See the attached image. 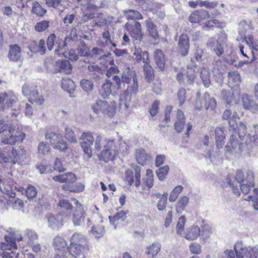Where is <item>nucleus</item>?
<instances>
[{
    "mask_svg": "<svg viewBox=\"0 0 258 258\" xmlns=\"http://www.w3.org/2000/svg\"><path fill=\"white\" fill-rule=\"evenodd\" d=\"M47 45L49 50L54 49V53L58 56H64L71 60H77L78 55L73 49L67 50L66 43L64 40L56 38L54 34H51L47 40Z\"/></svg>",
    "mask_w": 258,
    "mask_h": 258,
    "instance_id": "obj_1",
    "label": "nucleus"
},
{
    "mask_svg": "<svg viewBox=\"0 0 258 258\" xmlns=\"http://www.w3.org/2000/svg\"><path fill=\"white\" fill-rule=\"evenodd\" d=\"M132 78H133L132 89H127L125 93L121 95L120 98V105L123 104L126 109L129 108L132 95L136 94L138 90V84L135 72L130 70V68H127L122 73L121 81L123 83L128 84Z\"/></svg>",
    "mask_w": 258,
    "mask_h": 258,
    "instance_id": "obj_2",
    "label": "nucleus"
},
{
    "mask_svg": "<svg viewBox=\"0 0 258 258\" xmlns=\"http://www.w3.org/2000/svg\"><path fill=\"white\" fill-rule=\"evenodd\" d=\"M102 5L98 0H83L81 8L83 16L81 21L84 23L94 18L98 10L102 7Z\"/></svg>",
    "mask_w": 258,
    "mask_h": 258,
    "instance_id": "obj_3",
    "label": "nucleus"
},
{
    "mask_svg": "<svg viewBox=\"0 0 258 258\" xmlns=\"http://www.w3.org/2000/svg\"><path fill=\"white\" fill-rule=\"evenodd\" d=\"M4 133L1 142L5 144L15 145L16 142H22L25 138L24 133L11 124Z\"/></svg>",
    "mask_w": 258,
    "mask_h": 258,
    "instance_id": "obj_4",
    "label": "nucleus"
},
{
    "mask_svg": "<svg viewBox=\"0 0 258 258\" xmlns=\"http://www.w3.org/2000/svg\"><path fill=\"white\" fill-rule=\"evenodd\" d=\"M22 93L27 97L31 103H35L38 105L43 103L44 99L42 95L38 94L36 87L30 84H25L22 87Z\"/></svg>",
    "mask_w": 258,
    "mask_h": 258,
    "instance_id": "obj_5",
    "label": "nucleus"
},
{
    "mask_svg": "<svg viewBox=\"0 0 258 258\" xmlns=\"http://www.w3.org/2000/svg\"><path fill=\"white\" fill-rule=\"evenodd\" d=\"M237 128L239 132V136L240 138L245 136V144L250 146L253 144L256 146L258 145V125L254 126L253 127L254 131H251V134H248L246 136L245 135L246 126L245 124L240 122Z\"/></svg>",
    "mask_w": 258,
    "mask_h": 258,
    "instance_id": "obj_6",
    "label": "nucleus"
},
{
    "mask_svg": "<svg viewBox=\"0 0 258 258\" xmlns=\"http://www.w3.org/2000/svg\"><path fill=\"white\" fill-rule=\"evenodd\" d=\"M113 79L114 81L115 84H113L109 80H106L101 88L102 95L104 98L107 97L110 95H115L117 93V91L120 87V79L117 76H114Z\"/></svg>",
    "mask_w": 258,
    "mask_h": 258,
    "instance_id": "obj_7",
    "label": "nucleus"
},
{
    "mask_svg": "<svg viewBox=\"0 0 258 258\" xmlns=\"http://www.w3.org/2000/svg\"><path fill=\"white\" fill-rule=\"evenodd\" d=\"M126 28L129 32L131 37L134 39L136 44L142 42L143 33L142 32L141 24L137 21L127 22L125 24Z\"/></svg>",
    "mask_w": 258,
    "mask_h": 258,
    "instance_id": "obj_8",
    "label": "nucleus"
},
{
    "mask_svg": "<svg viewBox=\"0 0 258 258\" xmlns=\"http://www.w3.org/2000/svg\"><path fill=\"white\" fill-rule=\"evenodd\" d=\"M80 145L85 155L88 159L91 158L92 151L91 146L94 141V138L91 133H83L80 137Z\"/></svg>",
    "mask_w": 258,
    "mask_h": 258,
    "instance_id": "obj_9",
    "label": "nucleus"
},
{
    "mask_svg": "<svg viewBox=\"0 0 258 258\" xmlns=\"http://www.w3.org/2000/svg\"><path fill=\"white\" fill-rule=\"evenodd\" d=\"M115 145L114 140L108 139L104 146V149L101 152L99 156L100 159L105 162H107L113 160L117 155V151L115 150Z\"/></svg>",
    "mask_w": 258,
    "mask_h": 258,
    "instance_id": "obj_10",
    "label": "nucleus"
},
{
    "mask_svg": "<svg viewBox=\"0 0 258 258\" xmlns=\"http://www.w3.org/2000/svg\"><path fill=\"white\" fill-rule=\"evenodd\" d=\"M46 139L49 141L50 144L53 148L60 150L64 151L68 148V145L62 139L59 135L53 133H48L45 135Z\"/></svg>",
    "mask_w": 258,
    "mask_h": 258,
    "instance_id": "obj_11",
    "label": "nucleus"
},
{
    "mask_svg": "<svg viewBox=\"0 0 258 258\" xmlns=\"http://www.w3.org/2000/svg\"><path fill=\"white\" fill-rule=\"evenodd\" d=\"M253 246H246L241 241H237L234 246L237 258H251Z\"/></svg>",
    "mask_w": 258,
    "mask_h": 258,
    "instance_id": "obj_12",
    "label": "nucleus"
},
{
    "mask_svg": "<svg viewBox=\"0 0 258 258\" xmlns=\"http://www.w3.org/2000/svg\"><path fill=\"white\" fill-rule=\"evenodd\" d=\"M226 42V38H219L218 40L214 38L209 39L207 45L212 51L217 56H221L223 53V47Z\"/></svg>",
    "mask_w": 258,
    "mask_h": 258,
    "instance_id": "obj_13",
    "label": "nucleus"
},
{
    "mask_svg": "<svg viewBox=\"0 0 258 258\" xmlns=\"http://www.w3.org/2000/svg\"><path fill=\"white\" fill-rule=\"evenodd\" d=\"M11 154L13 155V163L23 164L29 160V157L26 151L23 148H12Z\"/></svg>",
    "mask_w": 258,
    "mask_h": 258,
    "instance_id": "obj_14",
    "label": "nucleus"
},
{
    "mask_svg": "<svg viewBox=\"0 0 258 258\" xmlns=\"http://www.w3.org/2000/svg\"><path fill=\"white\" fill-rule=\"evenodd\" d=\"M74 204L76 205L74 211L72 221L75 226L81 225L85 218V212L82 205L78 200L74 199Z\"/></svg>",
    "mask_w": 258,
    "mask_h": 258,
    "instance_id": "obj_15",
    "label": "nucleus"
},
{
    "mask_svg": "<svg viewBox=\"0 0 258 258\" xmlns=\"http://www.w3.org/2000/svg\"><path fill=\"white\" fill-rule=\"evenodd\" d=\"M17 101V97L12 91L0 93V104H2V108H9Z\"/></svg>",
    "mask_w": 258,
    "mask_h": 258,
    "instance_id": "obj_16",
    "label": "nucleus"
},
{
    "mask_svg": "<svg viewBox=\"0 0 258 258\" xmlns=\"http://www.w3.org/2000/svg\"><path fill=\"white\" fill-rule=\"evenodd\" d=\"M243 145H240L236 135H232L231 136L229 142L225 147V153L226 154H232L234 152H237L240 150H242Z\"/></svg>",
    "mask_w": 258,
    "mask_h": 258,
    "instance_id": "obj_17",
    "label": "nucleus"
},
{
    "mask_svg": "<svg viewBox=\"0 0 258 258\" xmlns=\"http://www.w3.org/2000/svg\"><path fill=\"white\" fill-rule=\"evenodd\" d=\"M242 105L245 110L252 112H256L258 110V104L251 96L244 94L241 97Z\"/></svg>",
    "mask_w": 258,
    "mask_h": 258,
    "instance_id": "obj_18",
    "label": "nucleus"
},
{
    "mask_svg": "<svg viewBox=\"0 0 258 258\" xmlns=\"http://www.w3.org/2000/svg\"><path fill=\"white\" fill-rule=\"evenodd\" d=\"M88 244H70V253L76 258H84L85 253L88 250Z\"/></svg>",
    "mask_w": 258,
    "mask_h": 258,
    "instance_id": "obj_19",
    "label": "nucleus"
},
{
    "mask_svg": "<svg viewBox=\"0 0 258 258\" xmlns=\"http://www.w3.org/2000/svg\"><path fill=\"white\" fill-rule=\"evenodd\" d=\"M209 12L205 10L195 11L189 16V21L191 23H198L202 20L210 18Z\"/></svg>",
    "mask_w": 258,
    "mask_h": 258,
    "instance_id": "obj_20",
    "label": "nucleus"
},
{
    "mask_svg": "<svg viewBox=\"0 0 258 258\" xmlns=\"http://www.w3.org/2000/svg\"><path fill=\"white\" fill-rule=\"evenodd\" d=\"M245 182L240 185L241 191L244 194H247L251 187L254 185V175L252 170H248L246 172Z\"/></svg>",
    "mask_w": 258,
    "mask_h": 258,
    "instance_id": "obj_21",
    "label": "nucleus"
},
{
    "mask_svg": "<svg viewBox=\"0 0 258 258\" xmlns=\"http://www.w3.org/2000/svg\"><path fill=\"white\" fill-rule=\"evenodd\" d=\"M134 45L135 50L133 54L136 62H143V63H145L149 61L150 60L149 53L147 51H143L141 48L138 47L137 44H136L135 42Z\"/></svg>",
    "mask_w": 258,
    "mask_h": 258,
    "instance_id": "obj_22",
    "label": "nucleus"
},
{
    "mask_svg": "<svg viewBox=\"0 0 258 258\" xmlns=\"http://www.w3.org/2000/svg\"><path fill=\"white\" fill-rule=\"evenodd\" d=\"M145 24L149 36L155 41V43H158L159 40V35L157 25L150 19L146 20Z\"/></svg>",
    "mask_w": 258,
    "mask_h": 258,
    "instance_id": "obj_23",
    "label": "nucleus"
},
{
    "mask_svg": "<svg viewBox=\"0 0 258 258\" xmlns=\"http://www.w3.org/2000/svg\"><path fill=\"white\" fill-rule=\"evenodd\" d=\"M110 55L111 54L110 53H108L107 55H103L102 57L101 56L100 57V58L102 60L101 63H103V61L104 60V57L106 58V60L108 62V64L110 66L109 67L108 65L106 66V68H108V70L106 71V76L108 77H110L114 74H117L119 72L118 69L114 65V60L112 59H111V58L110 56Z\"/></svg>",
    "mask_w": 258,
    "mask_h": 258,
    "instance_id": "obj_24",
    "label": "nucleus"
},
{
    "mask_svg": "<svg viewBox=\"0 0 258 258\" xmlns=\"http://www.w3.org/2000/svg\"><path fill=\"white\" fill-rule=\"evenodd\" d=\"M178 46L180 52L183 56L186 55L189 48V38L187 35L182 34L179 37Z\"/></svg>",
    "mask_w": 258,
    "mask_h": 258,
    "instance_id": "obj_25",
    "label": "nucleus"
},
{
    "mask_svg": "<svg viewBox=\"0 0 258 258\" xmlns=\"http://www.w3.org/2000/svg\"><path fill=\"white\" fill-rule=\"evenodd\" d=\"M55 68L57 72H62L66 74H70L72 71V65L66 60H58L55 63Z\"/></svg>",
    "mask_w": 258,
    "mask_h": 258,
    "instance_id": "obj_26",
    "label": "nucleus"
},
{
    "mask_svg": "<svg viewBox=\"0 0 258 258\" xmlns=\"http://www.w3.org/2000/svg\"><path fill=\"white\" fill-rule=\"evenodd\" d=\"M0 247L2 250L8 251L16 250L17 248L15 239L10 235L5 236V240L0 244Z\"/></svg>",
    "mask_w": 258,
    "mask_h": 258,
    "instance_id": "obj_27",
    "label": "nucleus"
},
{
    "mask_svg": "<svg viewBox=\"0 0 258 258\" xmlns=\"http://www.w3.org/2000/svg\"><path fill=\"white\" fill-rule=\"evenodd\" d=\"M30 51L34 53L39 52L41 54H43L45 52V42L43 39H41L39 42L33 41L28 46Z\"/></svg>",
    "mask_w": 258,
    "mask_h": 258,
    "instance_id": "obj_28",
    "label": "nucleus"
},
{
    "mask_svg": "<svg viewBox=\"0 0 258 258\" xmlns=\"http://www.w3.org/2000/svg\"><path fill=\"white\" fill-rule=\"evenodd\" d=\"M105 233L103 221L100 218L98 223L94 225L91 230V234L96 238H100L103 237Z\"/></svg>",
    "mask_w": 258,
    "mask_h": 258,
    "instance_id": "obj_29",
    "label": "nucleus"
},
{
    "mask_svg": "<svg viewBox=\"0 0 258 258\" xmlns=\"http://www.w3.org/2000/svg\"><path fill=\"white\" fill-rule=\"evenodd\" d=\"M161 248V244L157 241L154 242L151 244L146 246L145 248V253L152 257H155L158 252L160 251Z\"/></svg>",
    "mask_w": 258,
    "mask_h": 258,
    "instance_id": "obj_30",
    "label": "nucleus"
},
{
    "mask_svg": "<svg viewBox=\"0 0 258 258\" xmlns=\"http://www.w3.org/2000/svg\"><path fill=\"white\" fill-rule=\"evenodd\" d=\"M200 229L198 226L192 225L186 230L182 236L188 240H194L200 236Z\"/></svg>",
    "mask_w": 258,
    "mask_h": 258,
    "instance_id": "obj_31",
    "label": "nucleus"
},
{
    "mask_svg": "<svg viewBox=\"0 0 258 258\" xmlns=\"http://www.w3.org/2000/svg\"><path fill=\"white\" fill-rule=\"evenodd\" d=\"M53 246L58 252H67L68 247L66 241L61 237L56 236L53 240Z\"/></svg>",
    "mask_w": 258,
    "mask_h": 258,
    "instance_id": "obj_32",
    "label": "nucleus"
},
{
    "mask_svg": "<svg viewBox=\"0 0 258 258\" xmlns=\"http://www.w3.org/2000/svg\"><path fill=\"white\" fill-rule=\"evenodd\" d=\"M12 149L10 147H6L0 149V162L13 163V155L11 154Z\"/></svg>",
    "mask_w": 258,
    "mask_h": 258,
    "instance_id": "obj_33",
    "label": "nucleus"
},
{
    "mask_svg": "<svg viewBox=\"0 0 258 258\" xmlns=\"http://www.w3.org/2000/svg\"><path fill=\"white\" fill-rule=\"evenodd\" d=\"M106 105V101L99 99L91 105V109L95 114L100 115L103 114Z\"/></svg>",
    "mask_w": 258,
    "mask_h": 258,
    "instance_id": "obj_34",
    "label": "nucleus"
},
{
    "mask_svg": "<svg viewBox=\"0 0 258 258\" xmlns=\"http://www.w3.org/2000/svg\"><path fill=\"white\" fill-rule=\"evenodd\" d=\"M21 49L18 45H12L10 47L9 58L14 61H17L21 58Z\"/></svg>",
    "mask_w": 258,
    "mask_h": 258,
    "instance_id": "obj_35",
    "label": "nucleus"
},
{
    "mask_svg": "<svg viewBox=\"0 0 258 258\" xmlns=\"http://www.w3.org/2000/svg\"><path fill=\"white\" fill-rule=\"evenodd\" d=\"M126 212L124 211H121L115 214L113 216H109L108 218L110 221V223L111 225L114 226V229H116L117 225L120 221H123L126 216Z\"/></svg>",
    "mask_w": 258,
    "mask_h": 258,
    "instance_id": "obj_36",
    "label": "nucleus"
},
{
    "mask_svg": "<svg viewBox=\"0 0 258 258\" xmlns=\"http://www.w3.org/2000/svg\"><path fill=\"white\" fill-rule=\"evenodd\" d=\"M185 125V117L181 110H178L177 112V118L174 123L175 129L178 133L182 131Z\"/></svg>",
    "mask_w": 258,
    "mask_h": 258,
    "instance_id": "obj_37",
    "label": "nucleus"
},
{
    "mask_svg": "<svg viewBox=\"0 0 258 258\" xmlns=\"http://www.w3.org/2000/svg\"><path fill=\"white\" fill-rule=\"evenodd\" d=\"M215 132L217 149L220 150L223 149V146L224 144L225 135L224 131L221 127H217Z\"/></svg>",
    "mask_w": 258,
    "mask_h": 258,
    "instance_id": "obj_38",
    "label": "nucleus"
},
{
    "mask_svg": "<svg viewBox=\"0 0 258 258\" xmlns=\"http://www.w3.org/2000/svg\"><path fill=\"white\" fill-rule=\"evenodd\" d=\"M154 57L158 68L163 71L165 67V58L161 50L157 49L154 51Z\"/></svg>",
    "mask_w": 258,
    "mask_h": 258,
    "instance_id": "obj_39",
    "label": "nucleus"
},
{
    "mask_svg": "<svg viewBox=\"0 0 258 258\" xmlns=\"http://www.w3.org/2000/svg\"><path fill=\"white\" fill-rule=\"evenodd\" d=\"M228 82L230 85L237 86L241 82L240 76L237 71H231L228 73Z\"/></svg>",
    "mask_w": 258,
    "mask_h": 258,
    "instance_id": "obj_40",
    "label": "nucleus"
},
{
    "mask_svg": "<svg viewBox=\"0 0 258 258\" xmlns=\"http://www.w3.org/2000/svg\"><path fill=\"white\" fill-rule=\"evenodd\" d=\"M63 190L74 192H80L85 189V185L82 183H77L74 185H70L68 184H63L62 186Z\"/></svg>",
    "mask_w": 258,
    "mask_h": 258,
    "instance_id": "obj_41",
    "label": "nucleus"
},
{
    "mask_svg": "<svg viewBox=\"0 0 258 258\" xmlns=\"http://www.w3.org/2000/svg\"><path fill=\"white\" fill-rule=\"evenodd\" d=\"M70 240L71 244H88L85 236L79 233H74Z\"/></svg>",
    "mask_w": 258,
    "mask_h": 258,
    "instance_id": "obj_42",
    "label": "nucleus"
},
{
    "mask_svg": "<svg viewBox=\"0 0 258 258\" xmlns=\"http://www.w3.org/2000/svg\"><path fill=\"white\" fill-rule=\"evenodd\" d=\"M107 106L104 109L103 114L110 117L114 116L116 112L117 104L115 102L112 101L109 103L107 102Z\"/></svg>",
    "mask_w": 258,
    "mask_h": 258,
    "instance_id": "obj_43",
    "label": "nucleus"
},
{
    "mask_svg": "<svg viewBox=\"0 0 258 258\" xmlns=\"http://www.w3.org/2000/svg\"><path fill=\"white\" fill-rule=\"evenodd\" d=\"M205 100V105L207 110H214L216 107L217 103L214 98L211 97L208 93L204 94Z\"/></svg>",
    "mask_w": 258,
    "mask_h": 258,
    "instance_id": "obj_44",
    "label": "nucleus"
},
{
    "mask_svg": "<svg viewBox=\"0 0 258 258\" xmlns=\"http://www.w3.org/2000/svg\"><path fill=\"white\" fill-rule=\"evenodd\" d=\"M189 202V199L186 196L182 197L178 200L176 205V211L178 214H181Z\"/></svg>",
    "mask_w": 258,
    "mask_h": 258,
    "instance_id": "obj_45",
    "label": "nucleus"
},
{
    "mask_svg": "<svg viewBox=\"0 0 258 258\" xmlns=\"http://www.w3.org/2000/svg\"><path fill=\"white\" fill-rule=\"evenodd\" d=\"M136 158L139 164L144 165L147 160L148 155L144 149H140L136 151Z\"/></svg>",
    "mask_w": 258,
    "mask_h": 258,
    "instance_id": "obj_46",
    "label": "nucleus"
},
{
    "mask_svg": "<svg viewBox=\"0 0 258 258\" xmlns=\"http://www.w3.org/2000/svg\"><path fill=\"white\" fill-rule=\"evenodd\" d=\"M48 222L49 226L52 228L62 225V218L60 216L56 217L52 215L48 216Z\"/></svg>",
    "mask_w": 258,
    "mask_h": 258,
    "instance_id": "obj_47",
    "label": "nucleus"
},
{
    "mask_svg": "<svg viewBox=\"0 0 258 258\" xmlns=\"http://www.w3.org/2000/svg\"><path fill=\"white\" fill-rule=\"evenodd\" d=\"M218 63V62H216V65L213 69V73L216 81L221 85L223 81V73Z\"/></svg>",
    "mask_w": 258,
    "mask_h": 258,
    "instance_id": "obj_48",
    "label": "nucleus"
},
{
    "mask_svg": "<svg viewBox=\"0 0 258 258\" xmlns=\"http://www.w3.org/2000/svg\"><path fill=\"white\" fill-rule=\"evenodd\" d=\"M154 176L152 170L148 169L146 170V177L144 178V182L147 187L150 189L152 188L154 184Z\"/></svg>",
    "mask_w": 258,
    "mask_h": 258,
    "instance_id": "obj_49",
    "label": "nucleus"
},
{
    "mask_svg": "<svg viewBox=\"0 0 258 258\" xmlns=\"http://www.w3.org/2000/svg\"><path fill=\"white\" fill-rule=\"evenodd\" d=\"M221 95L227 104L230 105L233 102H234L235 103H236V97H234L233 92L230 91L223 90L222 92Z\"/></svg>",
    "mask_w": 258,
    "mask_h": 258,
    "instance_id": "obj_50",
    "label": "nucleus"
},
{
    "mask_svg": "<svg viewBox=\"0 0 258 258\" xmlns=\"http://www.w3.org/2000/svg\"><path fill=\"white\" fill-rule=\"evenodd\" d=\"M201 77L203 84L206 87H209L211 81L210 79V73L207 69L203 67L201 71Z\"/></svg>",
    "mask_w": 258,
    "mask_h": 258,
    "instance_id": "obj_51",
    "label": "nucleus"
},
{
    "mask_svg": "<svg viewBox=\"0 0 258 258\" xmlns=\"http://www.w3.org/2000/svg\"><path fill=\"white\" fill-rule=\"evenodd\" d=\"M25 237L27 239L28 244H32L38 238L36 232L32 229H27L25 231Z\"/></svg>",
    "mask_w": 258,
    "mask_h": 258,
    "instance_id": "obj_52",
    "label": "nucleus"
},
{
    "mask_svg": "<svg viewBox=\"0 0 258 258\" xmlns=\"http://www.w3.org/2000/svg\"><path fill=\"white\" fill-rule=\"evenodd\" d=\"M32 12L37 16H43L46 13V11L42 7L39 3L35 2L33 4Z\"/></svg>",
    "mask_w": 258,
    "mask_h": 258,
    "instance_id": "obj_53",
    "label": "nucleus"
},
{
    "mask_svg": "<svg viewBox=\"0 0 258 258\" xmlns=\"http://www.w3.org/2000/svg\"><path fill=\"white\" fill-rule=\"evenodd\" d=\"M125 16L127 20L142 19L141 14L137 11L128 10L125 12Z\"/></svg>",
    "mask_w": 258,
    "mask_h": 258,
    "instance_id": "obj_54",
    "label": "nucleus"
},
{
    "mask_svg": "<svg viewBox=\"0 0 258 258\" xmlns=\"http://www.w3.org/2000/svg\"><path fill=\"white\" fill-rule=\"evenodd\" d=\"M222 27V24L216 19H212L209 20L205 22L204 25L203 26V29L204 30H208L213 28L214 27Z\"/></svg>",
    "mask_w": 258,
    "mask_h": 258,
    "instance_id": "obj_55",
    "label": "nucleus"
},
{
    "mask_svg": "<svg viewBox=\"0 0 258 258\" xmlns=\"http://www.w3.org/2000/svg\"><path fill=\"white\" fill-rule=\"evenodd\" d=\"M186 221V219L184 216H181L178 218L177 223L176 224V232L178 234L183 236L184 234V226Z\"/></svg>",
    "mask_w": 258,
    "mask_h": 258,
    "instance_id": "obj_56",
    "label": "nucleus"
},
{
    "mask_svg": "<svg viewBox=\"0 0 258 258\" xmlns=\"http://www.w3.org/2000/svg\"><path fill=\"white\" fill-rule=\"evenodd\" d=\"M183 187L181 185H177L174 188L170 194L169 201L170 202H174L177 199L179 194L182 191Z\"/></svg>",
    "mask_w": 258,
    "mask_h": 258,
    "instance_id": "obj_57",
    "label": "nucleus"
},
{
    "mask_svg": "<svg viewBox=\"0 0 258 258\" xmlns=\"http://www.w3.org/2000/svg\"><path fill=\"white\" fill-rule=\"evenodd\" d=\"M143 68L146 77L148 81H150L154 76L153 70L150 65V60L144 63Z\"/></svg>",
    "mask_w": 258,
    "mask_h": 258,
    "instance_id": "obj_58",
    "label": "nucleus"
},
{
    "mask_svg": "<svg viewBox=\"0 0 258 258\" xmlns=\"http://www.w3.org/2000/svg\"><path fill=\"white\" fill-rule=\"evenodd\" d=\"M253 192V195L252 196H249L246 200L251 201L254 209L258 210V189H254Z\"/></svg>",
    "mask_w": 258,
    "mask_h": 258,
    "instance_id": "obj_59",
    "label": "nucleus"
},
{
    "mask_svg": "<svg viewBox=\"0 0 258 258\" xmlns=\"http://www.w3.org/2000/svg\"><path fill=\"white\" fill-rule=\"evenodd\" d=\"M169 171V167L167 165L164 166L160 168L156 171V173L158 179L162 181L163 180Z\"/></svg>",
    "mask_w": 258,
    "mask_h": 258,
    "instance_id": "obj_60",
    "label": "nucleus"
},
{
    "mask_svg": "<svg viewBox=\"0 0 258 258\" xmlns=\"http://www.w3.org/2000/svg\"><path fill=\"white\" fill-rule=\"evenodd\" d=\"M168 196V194L166 192L162 194V198L159 200L157 205L158 210L162 211L166 208Z\"/></svg>",
    "mask_w": 258,
    "mask_h": 258,
    "instance_id": "obj_61",
    "label": "nucleus"
},
{
    "mask_svg": "<svg viewBox=\"0 0 258 258\" xmlns=\"http://www.w3.org/2000/svg\"><path fill=\"white\" fill-rule=\"evenodd\" d=\"M245 39L250 47L256 50L258 49V40L254 39L251 35H248Z\"/></svg>",
    "mask_w": 258,
    "mask_h": 258,
    "instance_id": "obj_62",
    "label": "nucleus"
},
{
    "mask_svg": "<svg viewBox=\"0 0 258 258\" xmlns=\"http://www.w3.org/2000/svg\"><path fill=\"white\" fill-rule=\"evenodd\" d=\"M61 86L64 90L69 91L73 89L74 82L70 79L64 78L61 81Z\"/></svg>",
    "mask_w": 258,
    "mask_h": 258,
    "instance_id": "obj_63",
    "label": "nucleus"
},
{
    "mask_svg": "<svg viewBox=\"0 0 258 258\" xmlns=\"http://www.w3.org/2000/svg\"><path fill=\"white\" fill-rule=\"evenodd\" d=\"M80 84L82 89L86 92L91 91L93 89V84L89 80L83 79Z\"/></svg>",
    "mask_w": 258,
    "mask_h": 258,
    "instance_id": "obj_64",
    "label": "nucleus"
}]
</instances>
